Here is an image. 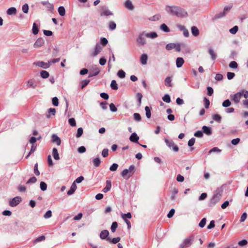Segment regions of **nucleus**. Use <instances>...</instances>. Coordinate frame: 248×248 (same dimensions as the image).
Returning <instances> with one entry per match:
<instances>
[{"label": "nucleus", "instance_id": "obj_1", "mask_svg": "<svg viewBox=\"0 0 248 248\" xmlns=\"http://www.w3.org/2000/svg\"><path fill=\"white\" fill-rule=\"evenodd\" d=\"M165 10L170 15L178 17H185L187 16V12L179 6L168 5L166 6Z\"/></svg>", "mask_w": 248, "mask_h": 248}, {"label": "nucleus", "instance_id": "obj_2", "mask_svg": "<svg viewBox=\"0 0 248 248\" xmlns=\"http://www.w3.org/2000/svg\"><path fill=\"white\" fill-rule=\"evenodd\" d=\"M222 190L217 188L212 198L210 200L209 206L212 207L214 206L217 202H218L221 198Z\"/></svg>", "mask_w": 248, "mask_h": 248}, {"label": "nucleus", "instance_id": "obj_3", "mask_svg": "<svg viewBox=\"0 0 248 248\" xmlns=\"http://www.w3.org/2000/svg\"><path fill=\"white\" fill-rule=\"evenodd\" d=\"M135 171V166L134 165H131L128 169H125L122 171L121 175L124 178L128 179L133 175Z\"/></svg>", "mask_w": 248, "mask_h": 248}, {"label": "nucleus", "instance_id": "obj_4", "mask_svg": "<svg viewBox=\"0 0 248 248\" xmlns=\"http://www.w3.org/2000/svg\"><path fill=\"white\" fill-rule=\"evenodd\" d=\"M194 239L195 236L192 234L190 235L184 239L182 243L179 245V248H186L189 247L193 244Z\"/></svg>", "mask_w": 248, "mask_h": 248}, {"label": "nucleus", "instance_id": "obj_5", "mask_svg": "<svg viewBox=\"0 0 248 248\" xmlns=\"http://www.w3.org/2000/svg\"><path fill=\"white\" fill-rule=\"evenodd\" d=\"M145 37V31H142L139 34L136 41L139 46H143L146 44Z\"/></svg>", "mask_w": 248, "mask_h": 248}, {"label": "nucleus", "instance_id": "obj_6", "mask_svg": "<svg viewBox=\"0 0 248 248\" xmlns=\"http://www.w3.org/2000/svg\"><path fill=\"white\" fill-rule=\"evenodd\" d=\"M244 93V90H242L241 92H237L234 94L231 95L230 98L235 104H237L240 102V100L241 99Z\"/></svg>", "mask_w": 248, "mask_h": 248}, {"label": "nucleus", "instance_id": "obj_7", "mask_svg": "<svg viewBox=\"0 0 248 248\" xmlns=\"http://www.w3.org/2000/svg\"><path fill=\"white\" fill-rule=\"evenodd\" d=\"M232 6H226L224 7L223 11L216 14L214 17V19H218L225 16L230 11Z\"/></svg>", "mask_w": 248, "mask_h": 248}, {"label": "nucleus", "instance_id": "obj_8", "mask_svg": "<svg viewBox=\"0 0 248 248\" xmlns=\"http://www.w3.org/2000/svg\"><path fill=\"white\" fill-rule=\"evenodd\" d=\"M165 142L166 145L170 148L177 152L179 150V148L177 145H174V142L172 140H170L168 139H165Z\"/></svg>", "mask_w": 248, "mask_h": 248}, {"label": "nucleus", "instance_id": "obj_9", "mask_svg": "<svg viewBox=\"0 0 248 248\" xmlns=\"http://www.w3.org/2000/svg\"><path fill=\"white\" fill-rule=\"evenodd\" d=\"M33 64L44 69H47L50 67V62H45L42 61H38L34 62Z\"/></svg>", "mask_w": 248, "mask_h": 248}, {"label": "nucleus", "instance_id": "obj_10", "mask_svg": "<svg viewBox=\"0 0 248 248\" xmlns=\"http://www.w3.org/2000/svg\"><path fill=\"white\" fill-rule=\"evenodd\" d=\"M102 48L101 45L99 43H97L95 46L94 51L91 53L90 55L92 57H94L97 55L102 50Z\"/></svg>", "mask_w": 248, "mask_h": 248}, {"label": "nucleus", "instance_id": "obj_11", "mask_svg": "<svg viewBox=\"0 0 248 248\" xmlns=\"http://www.w3.org/2000/svg\"><path fill=\"white\" fill-rule=\"evenodd\" d=\"M21 202V198L19 196L14 198L9 202V204L12 207L17 206Z\"/></svg>", "mask_w": 248, "mask_h": 248}, {"label": "nucleus", "instance_id": "obj_12", "mask_svg": "<svg viewBox=\"0 0 248 248\" xmlns=\"http://www.w3.org/2000/svg\"><path fill=\"white\" fill-rule=\"evenodd\" d=\"M177 28L183 32L184 35L187 37L189 36V32L188 31L186 28V27L182 25L179 24L177 26Z\"/></svg>", "mask_w": 248, "mask_h": 248}, {"label": "nucleus", "instance_id": "obj_13", "mask_svg": "<svg viewBox=\"0 0 248 248\" xmlns=\"http://www.w3.org/2000/svg\"><path fill=\"white\" fill-rule=\"evenodd\" d=\"M45 41L42 38H38L33 45L35 48L40 47L44 45Z\"/></svg>", "mask_w": 248, "mask_h": 248}, {"label": "nucleus", "instance_id": "obj_14", "mask_svg": "<svg viewBox=\"0 0 248 248\" xmlns=\"http://www.w3.org/2000/svg\"><path fill=\"white\" fill-rule=\"evenodd\" d=\"M100 72V69L97 67L95 66L93 68V70L90 72L88 78H90L94 76H97Z\"/></svg>", "mask_w": 248, "mask_h": 248}, {"label": "nucleus", "instance_id": "obj_15", "mask_svg": "<svg viewBox=\"0 0 248 248\" xmlns=\"http://www.w3.org/2000/svg\"><path fill=\"white\" fill-rule=\"evenodd\" d=\"M129 140L131 142L139 143V137L136 133H133L130 136Z\"/></svg>", "mask_w": 248, "mask_h": 248}, {"label": "nucleus", "instance_id": "obj_16", "mask_svg": "<svg viewBox=\"0 0 248 248\" xmlns=\"http://www.w3.org/2000/svg\"><path fill=\"white\" fill-rule=\"evenodd\" d=\"M41 3L43 5L46 6V8L50 11H52L54 10V5L53 4L49 2L48 1H43L41 2Z\"/></svg>", "mask_w": 248, "mask_h": 248}, {"label": "nucleus", "instance_id": "obj_17", "mask_svg": "<svg viewBox=\"0 0 248 248\" xmlns=\"http://www.w3.org/2000/svg\"><path fill=\"white\" fill-rule=\"evenodd\" d=\"M52 141L54 143H56L57 145H60L61 143V140L60 138L56 134H53L52 135Z\"/></svg>", "mask_w": 248, "mask_h": 248}, {"label": "nucleus", "instance_id": "obj_18", "mask_svg": "<svg viewBox=\"0 0 248 248\" xmlns=\"http://www.w3.org/2000/svg\"><path fill=\"white\" fill-rule=\"evenodd\" d=\"M148 60V56L146 54H143L140 57V62L141 63L144 65L147 64Z\"/></svg>", "mask_w": 248, "mask_h": 248}, {"label": "nucleus", "instance_id": "obj_19", "mask_svg": "<svg viewBox=\"0 0 248 248\" xmlns=\"http://www.w3.org/2000/svg\"><path fill=\"white\" fill-rule=\"evenodd\" d=\"M202 132L204 133L206 135L209 136L212 134L211 128L207 126H203L202 127Z\"/></svg>", "mask_w": 248, "mask_h": 248}, {"label": "nucleus", "instance_id": "obj_20", "mask_svg": "<svg viewBox=\"0 0 248 248\" xmlns=\"http://www.w3.org/2000/svg\"><path fill=\"white\" fill-rule=\"evenodd\" d=\"M77 188V186L76 184H75V183H73L72 184V185L70 188V189L67 191V194L69 196L71 195L75 192Z\"/></svg>", "mask_w": 248, "mask_h": 248}, {"label": "nucleus", "instance_id": "obj_21", "mask_svg": "<svg viewBox=\"0 0 248 248\" xmlns=\"http://www.w3.org/2000/svg\"><path fill=\"white\" fill-rule=\"evenodd\" d=\"M111 187V182L110 180L106 181V186L103 189L102 191L107 193L109 191Z\"/></svg>", "mask_w": 248, "mask_h": 248}, {"label": "nucleus", "instance_id": "obj_22", "mask_svg": "<svg viewBox=\"0 0 248 248\" xmlns=\"http://www.w3.org/2000/svg\"><path fill=\"white\" fill-rule=\"evenodd\" d=\"M109 235V232L107 230H104L101 232L100 233V237L102 239H105L108 238V235Z\"/></svg>", "mask_w": 248, "mask_h": 248}, {"label": "nucleus", "instance_id": "obj_23", "mask_svg": "<svg viewBox=\"0 0 248 248\" xmlns=\"http://www.w3.org/2000/svg\"><path fill=\"white\" fill-rule=\"evenodd\" d=\"M124 6L130 10H133L134 9V6L130 0H126L124 3Z\"/></svg>", "mask_w": 248, "mask_h": 248}, {"label": "nucleus", "instance_id": "obj_24", "mask_svg": "<svg viewBox=\"0 0 248 248\" xmlns=\"http://www.w3.org/2000/svg\"><path fill=\"white\" fill-rule=\"evenodd\" d=\"M112 15H113L112 12L107 8L103 9V11L100 14L101 16H108Z\"/></svg>", "mask_w": 248, "mask_h": 248}, {"label": "nucleus", "instance_id": "obj_25", "mask_svg": "<svg viewBox=\"0 0 248 248\" xmlns=\"http://www.w3.org/2000/svg\"><path fill=\"white\" fill-rule=\"evenodd\" d=\"M184 63V59L181 57L177 58L176 61V66L178 68H180L182 66Z\"/></svg>", "mask_w": 248, "mask_h": 248}, {"label": "nucleus", "instance_id": "obj_26", "mask_svg": "<svg viewBox=\"0 0 248 248\" xmlns=\"http://www.w3.org/2000/svg\"><path fill=\"white\" fill-rule=\"evenodd\" d=\"M191 31L194 36H198L199 34V30L196 26H192L191 28Z\"/></svg>", "mask_w": 248, "mask_h": 248}, {"label": "nucleus", "instance_id": "obj_27", "mask_svg": "<svg viewBox=\"0 0 248 248\" xmlns=\"http://www.w3.org/2000/svg\"><path fill=\"white\" fill-rule=\"evenodd\" d=\"M145 36L147 38L155 39L157 37V34L155 32H151L147 33L145 32Z\"/></svg>", "mask_w": 248, "mask_h": 248}, {"label": "nucleus", "instance_id": "obj_28", "mask_svg": "<svg viewBox=\"0 0 248 248\" xmlns=\"http://www.w3.org/2000/svg\"><path fill=\"white\" fill-rule=\"evenodd\" d=\"M52 155H53L54 158L55 160H58L60 159L59 155L58 150L55 148H54L52 150Z\"/></svg>", "mask_w": 248, "mask_h": 248}, {"label": "nucleus", "instance_id": "obj_29", "mask_svg": "<svg viewBox=\"0 0 248 248\" xmlns=\"http://www.w3.org/2000/svg\"><path fill=\"white\" fill-rule=\"evenodd\" d=\"M208 53L211 56V58L212 60H215L216 59L217 54L212 48H210L208 49Z\"/></svg>", "mask_w": 248, "mask_h": 248}, {"label": "nucleus", "instance_id": "obj_30", "mask_svg": "<svg viewBox=\"0 0 248 248\" xmlns=\"http://www.w3.org/2000/svg\"><path fill=\"white\" fill-rule=\"evenodd\" d=\"M16 13V9L15 7H11L9 8L7 10V14L8 15H15Z\"/></svg>", "mask_w": 248, "mask_h": 248}, {"label": "nucleus", "instance_id": "obj_31", "mask_svg": "<svg viewBox=\"0 0 248 248\" xmlns=\"http://www.w3.org/2000/svg\"><path fill=\"white\" fill-rule=\"evenodd\" d=\"M171 81H172V79H171V77H167V78H166L165 79V86H166L167 87H171L172 86Z\"/></svg>", "mask_w": 248, "mask_h": 248}, {"label": "nucleus", "instance_id": "obj_32", "mask_svg": "<svg viewBox=\"0 0 248 248\" xmlns=\"http://www.w3.org/2000/svg\"><path fill=\"white\" fill-rule=\"evenodd\" d=\"M160 29L165 32H169L170 31V29L164 23L161 25L160 26Z\"/></svg>", "mask_w": 248, "mask_h": 248}, {"label": "nucleus", "instance_id": "obj_33", "mask_svg": "<svg viewBox=\"0 0 248 248\" xmlns=\"http://www.w3.org/2000/svg\"><path fill=\"white\" fill-rule=\"evenodd\" d=\"M27 86L28 87H31L34 89L36 87V84L35 83L33 79H30L28 81Z\"/></svg>", "mask_w": 248, "mask_h": 248}, {"label": "nucleus", "instance_id": "obj_34", "mask_svg": "<svg viewBox=\"0 0 248 248\" xmlns=\"http://www.w3.org/2000/svg\"><path fill=\"white\" fill-rule=\"evenodd\" d=\"M56 113V109L54 108H50L48 109V114L46 115L47 118H50V115H55Z\"/></svg>", "mask_w": 248, "mask_h": 248}, {"label": "nucleus", "instance_id": "obj_35", "mask_svg": "<svg viewBox=\"0 0 248 248\" xmlns=\"http://www.w3.org/2000/svg\"><path fill=\"white\" fill-rule=\"evenodd\" d=\"M121 240V238L120 237H117L115 238H113L112 239H111L109 237L107 238V240L109 242H111L113 244H117Z\"/></svg>", "mask_w": 248, "mask_h": 248}, {"label": "nucleus", "instance_id": "obj_36", "mask_svg": "<svg viewBox=\"0 0 248 248\" xmlns=\"http://www.w3.org/2000/svg\"><path fill=\"white\" fill-rule=\"evenodd\" d=\"M108 28L110 31H113L116 28V23L112 21H111L108 23Z\"/></svg>", "mask_w": 248, "mask_h": 248}, {"label": "nucleus", "instance_id": "obj_37", "mask_svg": "<svg viewBox=\"0 0 248 248\" xmlns=\"http://www.w3.org/2000/svg\"><path fill=\"white\" fill-rule=\"evenodd\" d=\"M58 11L61 16H64L65 15V10L63 6H60Z\"/></svg>", "mask_w": 248, "mask_h": 248}, {"label": "nucleus", "instance_id": "obj_38", "mask_svg": "<svg viewBox=\"0 0 248 248\" xmlns=\"http://www.w3.org/2000/svg\"><path fill=\"white\" fill-rule=\"evenodd\" d=\"M214 121L220 123L221 121V117L218 114H215L212 116Z\"/></svg>", "mask_w": 248, "mask_h": 248}, {"label": "nucleus", "instance_id": "obj_39", "mask_svg": "<svg viewBox=\"0 0 248 248\" xmlns=\"http://www.w3.org/2000/svg\"><path fill=\"white\" fill-rule=\"evenodd\" d=\"M110 87L112 90H116L118 89V85L115 80H112L110 83Z\"/></svg>", "mask_w": 248, "mask_h": 248}, {"label": "nucleus", "instance_id": "obj_40", "mask_svg": "<svg viewBox=\"0 0 248 248\" xmlns=\"http://www.w3.org/2000/svg\"><path fill=\"white\" fill-rule=\"evenodd\" d=\"M93 165L96 167H98L101 163V161L99 157H96L94 159H93Z\"/></svg>", "mask_w": 248, "mask_h": 248}, {"label": "nucleus", "instance_id": "obj_41", "mask_svg": "<svg viewBox=\"0 0 248 248\" xmlns=\"http://www.w3.org/2000/svg\"><path fill=\"white\" fill-rule=\"evenodd\" d=\"M40 75L42 78H46L49 77V74L46 71L43 70L41 72Z\"/></svg>", "mask_w": 248, "mask_h": 248}, {"label": "nucleus", "instance_id": "obj_42", "mask_svg": "<svg viewBox=\"0 0 248 248\" xmlns=\"http://www.w3.org/2000/svg\"><path fill=\"white\" fill-rule=\"evenodd\" d=\"M136 96L138 100V106L140 107L141 104V99L143 96L141 93H138L136 94Z\"/></svg>", "mask_w": 248, "mask_h": 248}, {"label": "nucleus", "instance_id": "obj_43", "mask_svg": "<svg viewBox=\"0 0 248 248\" xmlns=\"http://www.w3.org/2000/svg\"><path fill=\"white\" fill-rule=\"evenodd\" d=\"M117 76L121 78H124L125 77V73L123 70H120L117 73Z\"/></svg>", "mask_w": 248, "mask_h": 248}, {"label": "nucleus", "instance_id": "obj_44", "mask_svg": "<svg viewBox=\"0 0 248 248\" xmlns=\"http://www.w3.org/2000/svg\"><path fill=\"white\" fill-rule=\"evenodd\" d=\"M32 33L36 35L38 33L39 29L37 25L36 24V23H33V27H32Z\"/></svg>", "mask_w": 248, "mask_h": 248}, {"label": "nucleus", "instance_id": "obj_45", "mask_svg": "<svg viewBox=\"0 0 248 248\" xmlns=\"http://www.w3.org/2000/svg\"><path fill=\"white\" fill-rule=\"evenodd\" d=\"M231 105V102L229 99H226L224 101L222 104V105L224 108H228Z\"/></svg>", "mask_w": 248, "mask_h": 248}, {"label": "nucleus", "instance_id": "obj_46", "mask_svg": "<svg viewBox=\"0 0 248 248\" xmlns=\"http://www.w3.org/2000/svg\"><path fill=\"white\" fill-rule=\"evenodd\" d=\"M133 117L135 121L137 122H140L141 120L140 114L138 113H135L133 114Z\"/></svg>", "mask_w": 248, "mask_h": 248}, {"label": "nucleus", "instance_id": "obj_47", "mask_svg": "<svg viewBox=\"0 0 248 248\" xmlns=\"http://www.w3.org/2000/svg\"><path fill=\"white\" fill-rule=\"evenodd\" d=\"M178 190L177 188H174L172 190V195L170 197V199L172 201L175 199V195L178 193Z\"/></svg>", "mask_w": 248, "mask_h": 248}, {"label": "nucleus", "instance_id": "obj_48", "mask_svg": "<svg viewBox=\"0 0 248 248\" xmlns=\"http://www.w3.org/2000/svg\"><path fill=\"white\" fill-rule=\"evenodd\" d=\"M145 110L146 111V116L147 118H150L151 117V110L149 107L146 106L145 108Z\"/></svg>", "mask_w": 248, "mask_h": 248}, {"label": "nucleus", "instance_id": "obj_49", "mask_svg": "<svg viewBox=\"0 0 248 248\" xmlns=\"http://www.w3.org/2000/svg\"><path fill=\"white\" fill-rule=\"evenodd\" d=\"M122 217L124 220H127V218H131L132 216L130 213H127L126 214H122Z\"/></svg>", "mask_w": 248, "mask_h": 248}, {"label": "nucleus", "instance_id": "obj_50", "mask_svg": "<svg viewBox=\"0 0 248 248\" xmlns=\"http://www.w3.org/2000/svg\"><path fill=\"white\" fill-rule=\"evenodd\" d=\"M90 80L89 79H85L81 81V88L83 89L84 87H85L90 82Z\"/></svg>", "mask_w": 248, "mask_h": 248}, {"label": "nucleus", "instance_id": "obj_51", "mask_svg": "<svg viewBox=\"0 0 248 248\" xmlns=\"http://www.w3.org/2000/svg\"><path fill=\"white\" fill-rule=\"evenodd\" d=\"M175 43H169L166 46V49L167 50H170L174 49Z\"/></svg>", "mask_w": 248, "mask_h": 248}, {"label": "nucleus", "instance_id": "obj_52", "mask_svg": "<svg viewBox=\"0 0 248 248\" xmlns=\"http://www.w3.org/2000/svg\"><path fill=\"white\" fill-rule=\"evenodd\" d=\"M238 30V27L237 26H235L233 28L230 29L229 31L232 34H235Z\"/></svg>", "mask_w": 248, "mask_h": 248}, {"label": "nucleus", "instance_id": "obj_53", "mask_svg": "<svg viewBox=\"0 0 248 248\" xmlns=\"http://www.w3.org/2000/svg\"><path fill=\"white\" fill-rule=\"evenodd\" d=\"M83 133V130L82 127H79L78 129L76 137L78 138L80 137Z\"/></svg>", "mask_w": 248, "mask_h": 248}, {"label": "nucleus", "instance_id": "obj_54", "mask_svg": "<svg viewBox=\"0 0 248 248\" xmlns=\"http://www.w3.org/2000/svg\"><path fill=\"white\" fill-rule=\"evenodd\" d=\"M162 100L166 102V103H170V96L169 94H165L163 97Z\"/></svg>", "mask_w": 248, "mask_h": 248}, {"label": "nucleus", "instance_id": "obj_55", "mask_svg": "<svg viewBox=\"0 0 248 248\" xmlns=\"http://www.w3.org/2000/svg\"><path fill=\"white\" fill-rule=\"evenodd\" d=\"M118 227V224L116 222H113L111 226V231L112 232H114L116 231V228Z\"/></svg>", "mask_w": 248, "mask_h": 248}, {"label": "nucleus", "instance_id": "obj_56", "mask_svg": "<svg viewBox=\"0 0 248 248\" xmlns=\"http://www.w3.org/2000/svg\"><path fill=\"white\" fill-rule=\"evenodd\" d=\"M229 67L231 68H237L238 67V64L235 61H232L229 63Z\"/></svg>", "mask_w": 248, "mask_h": 248}, {"label": "nucleus", "instance_id": "obj_57", "mask_svg": "<svg viewBox=\"0 0 248 248\" xmlns=\"http://www.w3.org/2000/svg\"><path fill=\"white\" fill-rule=\"evenodd\" d=\"M40 187L42 191H45L47 188V185L44 182H41L40 183Z\"/></svg>", "mask_w": 248, "mask_h": 248}, {"label": "nucleus", "instance_id": "obj_58", "mask_svg": "<svg viewBox=\"0 0 248 248\" xmlns=\"http://www.w3.org/2000/svg\"><path fill=\"white\" fill-rule=\"evenodd\" d=\"M118 167V165L117 163H113L109 167V170L112 171H114L117 170Z\"/></svg>", "mask_w": 248, "mask_h": 248}, {"label": "nucleus", "instance_id": "obj_59", "mask_svg": "<svg viewBox=\"0 0 248 248\" xmlns=\"http://www.w3.org/2000/svg\"><path fill=\"white\" fill-rule=\"evenodd\" d=\"M22 10L23 12L24 13H25V14L28 13V11H29V5H28V4L27 3L24 4L22 6Z\"/></svg>", "mask_w": 248, "mask_h": 248}, {"label": "nucleus", "instance_id": "obj_60", "mask_svg": "<svg viewBox=\"0 0 248 248\" xmlns=\"http://www.w3.org/2000/svg\"><path fill=\"white\" fill-rule=\"evenodd\" d=\"M45 239V236L44 235H41L40 236L36 238L34 240L33 243H36L39 242H41L42 241H43Z\"/></svg>", "mask_w": 248, "mask_h": 248}, {"label": "nucleus", "instance_id": "obj_61", "mask_svg": "<svg viewBox=\"0 0 248 248\" xmlns=\"http://www.w3.org/2000/svg\"><path fill=\"white\" fill-rule=\"evenodd\" d=\"M206 222V219L205 218H203L199 224V227L201 228H203L205 226Z\"/></svg>", "mask_w": 248, "mask_h": 248}, {"label": "nucleus", "instance_id": "obj_62", "mask_svg": "<svg viewBox=\"0 0 248 248\" xmlns=\"http://www.w3.org/2000/svg\"><path fill=\"white\" fill-rule=\"evenodd\" d=\"M52 104L54 106H58L59 105V99L57 97H54L52 100Z\"/></svg>", "mask_w": 248, "mask_h": 248}, {"label": "nucleus", "instance_id": "obj_63", "mask_svg": "<svg viewBox=\"0 0 248 248\" xmlns=\"http://www.w3.org/2000/svg\"><path fill=\"white\" fill-rule=\"evenodd\" d=\"M69 124L72 126H75L76 125V121L74 118H70L68 120Z\"/></svg>", "mask_w": 248, "mask_h": 248}, {"label": "nucleus", "instance_id": "obj_64", "mask_svg": "<svg viewBox=\"0 0 248 248\" xmlns=\"http://www.w3.org/2000/svg\"><path fill=\"white\" fill-rule=\"evenodd\" d=\"M194 135L197 138H202L203 135L202 131L198 130L194 133Z\"/></svg>", "mask_w": 248, "mask_h": 248}]
</instances>
